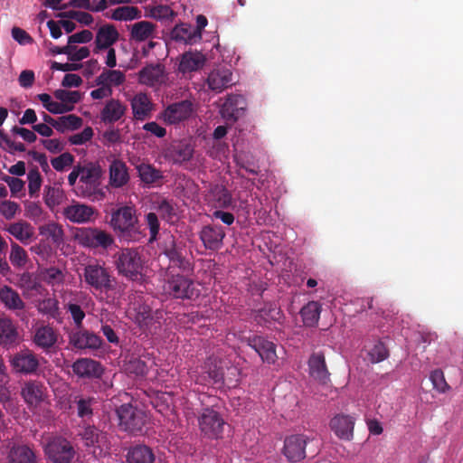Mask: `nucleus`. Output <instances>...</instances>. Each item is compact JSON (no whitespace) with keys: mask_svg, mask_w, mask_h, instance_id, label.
I'll return each instance as SVG.
<instances>
[{"mask_svg":"<svg viewBox=\"0 0 463 463\" xmlns=\"http://www.w3.org/2000/svg\"><path fill=\"white\" fill-rule=\"evenodd\" d=\"M118 273L129 280L138 281L143 278L144 259L138 248H124L114 256Z\"/></svg>","mask_w":463,"mask_h":463,"instance_id":"7ed1b4c3","label":"nucleus"},{"mask_svg":"<svg viewBox=\"0 0 463 463\" xmlns=\"http://www.w3.org/2000/svg\"><path fill=\"white\" fill-rule=\"evenodd\" d=\"M45 454L53 463H71L75 450L71 442L62 438H53L44 448Z\"/></svg>","mask_w":463,"mask_h":463,"instance_id":"f8f14e48","label":"nucleus"},{"mask_svg":"<svg viewBox=\"0 0 463 463\" xmlns=\"http://www.w3.org/2000/svg\"><path fill=\"white\" fill-rule=\"evenodd\" d=\"M19 338L17 326L7 317H0V345L5 348L14 346Z\"/></svg>","mask_w":463,"mask_h":463,"instance_id":"473e14b6","label":"nucleus"},{"mask_svg":"<svg viewBox=\"0 0 463 463\" xmlns=\"http://www.w3.org/2000/svg\"><path fill=\"white\" fill-rule=\"evenodd\" d=\"M44 281L52 286L61 285L64 282L65 276L61 269L56 267L47 268L43 271Z\"/></svg>","mask_w":463,"mask_h":463,"instance_id":"4d7b16f0","label":"nucleus"},{"mask_svg":"<svg viewBox=\"0 0 463 463\" xmlns=\"http://www.w3.org/2000/svg\"><path fill=\"white\" fill-rule=\"evenodd\" d=\"M208 88L220 93L232 85V73L227 68H217L213 70L206 80Z\"/></svg>","mask_w":463,"mask_h":463,"instance_id":"393cba45","label":"nucleus"},{"mask_svg":"<svg viewBox=\"0 0 463 463\" xmlns=\"http://www.w3.org/2000/svg\"><path fill=\"white\" fill-rule=\"evenodd\" d=\"M389 355L384 344L378 341L368 352L369 360L373 364L380 363L385 360Z\"/></svg>","mask_w":463,"mask_h":463,"instance_id":"680f3d73","label":"nucleus"},{"mask_svg":"<svg viewBox=\"0 0 463 463\" xmlns=\"http://www.w3.org/2000/svg\"><path fill=\"white\" fill-rule=\"evenodd\" d=\"M246 342L260 355L263 363L274 364L278 359L276 345L263 335H252L246 338Z\"/></svg>","mask_w":463,"mask_h":463,"instance_id":"dca6fc26","label":"nucleus"},{"mask_svg":"<svg viewBox=\"0 0 463 463\" xmlns=\"http://www.w3.org/2000/svg\"><path fill=\"white\" fill-rule=\"evenodd\" d=\"M138 176L146 184H153L164 178L163 173L150 164H140L137 167Z\"/></svg>","mask_w":463,"mask_h":463,"instance_id":"a18cd8bd","label":"nucleus"},{"mask_svg":"<svg viewBox=\"0 0 463 463\" xmlns=\"http://www.w3.org/2000/svg\"><path fill=\"white\" fill-rule=\"evenodd\" d=\"M69 343L76 349L96 350L101 346L102 339L82 326L75 328L69 335Z\"/></svg>","mask_w":463,"mask_h":463,"instance_id":"f3484780","label":"nucleus"},{"mask_svg":"<svg viewBox=\"0 0 463 463\" xmlns=\"http://www.w3.org/2000/svg\"><path fill=\"white\" fill-rule=\"evenodd\" d=\"M10 364L15 372L23 374L35 373L40 365L37 355L29 349L14 354L10 359Z\"/></svg>","mask_w":463,"mask_h":463,"instance_id":"2eb2a0df","label":"nucleus"},{"mask_svg":"<svg viewBox=\"0 0 463 463\" xmlns=\"http://www.w3.org/2000/svg\"><path fill=\"white\" fill-rule=\"evenodd\" d=\"M0 302L11 311L23 310L25 307V303L19 293L6 285L0 288Z\"/></svg>","mask_w":463,"mask_h":463,"instance_id":"e433bc0d","label":"nucleus"},{"mask_svg":"<svg viewBox=\"0 0 463 463\" xmlns=\"http://www.w3.org/2000/svg\"><path fill=\"white\" fill-rule=\"evenodd\" d=\"M10 261L14 267L22 268L28 260L27 252L16 242H12L9 255Z\"/></svg>","mask_w":463,"mask_h":463,"instance_id":"864d4df0","label":"nucleus"},{"mask_svg":"<svg viewBox=\"0 0 463 463\" xmlns=\"http://www.w3.org/2000/svg\"><path fill=\"white\" fill-rule=\"evenodd\" d=\"M205 200L208 204L216 209H226L232 204V195L222 184L211 185L205 195Z\"/></svg>","mask_w":463,"mask_h":463,"instance_id":"b1692460","label":"nucleus"},{"mask_svg":"<svg viewBox=\"0 0 463 463\" xmlns=\"http://www.w3.org/2000/svg\"><path fill=\"white\" fill-rule=\"evenodd\" d=\"M170 38L176 42L184 44H194L199 41L195 36L194 27L189 24H176L170 32Z\"/></svg>","mask_w":463,"mask_h":463,"instance_id":"4c0bfd02","label":"nucleus"},{"mask_svg":"<svg viewBox=\"0 0 463 463\" xmlns=\"http://www.w3.org/2000/svg\"><path fill=\"white\" fill-rule=\"evenodd\" d=\"M194 153V145L186 139L174 140L163 150L165 159L174 165H182L190 161Z\"/></svg>","mask_w":463,"mask_h":463,"instance_id":"9b49d317","label":"nucleus"},{"mask_svg":"<svg viewBox=\"0 0 463 463\" xmlns=\"http://www.w3.org/2000/svg\"><path fill=\"white\" fill-rule=\"evenodd\" d=\"M309 375L318 383L326 384L330 381V373L328 372L324 353H313L307 362Z\"/></svg>","mask_w":463,"mask_h":463,"instance_id":"aec40b11","label":"nucleus"},{"mask_svg":"<svg viewBox=\"0 0 463 463\" xmlns=\"http://www.w3.org/2000/svg\"><path fill=\"white\" fill-rule=\"evenodd\" d=\"M355 419L351 415L337 414L330 420V428L341 439L351 440L354 438Z\"/></svg>","mask_w":463,"mask_h":463,"instance_id":"4be33fe9","label":"nucleus"},{"mask_svg":"<svg viewBox=\"0 0 463 463\" xmlns=\"http://www.w3.org/2000/svg\"><path fill=\"white\" fill-rule=\"evenodd\" d=\"M225 235L222 226L209 224L202 228L199 238L206 250L215 251L222 247Z\"/></svg>","mask_w":463,"mask_h":463,"instance_id":"6ab92c4d","label":"nucleus"},{"mask_svg":"<svg viewBox=\"0 0 463 463\" xmlns=\"http://www.w3.org/2000/svg\"><path fill=\"white\" fill-rule=\"evenodd\" d=\"M126 80L125 74L118 70H104L96 79V84H104L112 88L119 86Z\"/></svg>","mask_w":463,"mask_h":463,"instance_id":"49530a36","label":"nucleus"},{"mask_svg":"<svg viewBox=\"0 0 463 463\" xmlns=\"http://www.w3.org/2000/svg\"><path fill=\"white\" fill-rule=\"evenodd\" d=\"M245 99L241 95H229L221 108V115L225 120L236 121L243 113Z\"/></svg>","mask_w":463,"mask_h":463,"instance_id":"a878e982","label":"nucleus"},{"mask_svg":"<svg viewBox=\"0 0 463 463\" xmlns=\"http://www.w3.org/2000/svg\"><path fill=\"white\" fill-rule=\"evenodd\" d=\"M83 277L85 283L95 290L107 292L113 288L109 270L99 263L85 266Z\"/></svg>","mask_w":463,"mask_h":463,"instance_id":"1a4fd4ad","label":"nucleus"},{"mask_svg":"<svg viewBox=\"0 0 463 463\" xmlns=\"http://www.w3.org/2000/svg\"><path fill=\"white\" fill-rule=\"evenodd\" d=\"M54 97L61 100V103L73 106L80 100V93L77 90H56L54 91Z\"/></svg>","mask_w":463,"mask_h":463,"instance_id":"052dcab7","label":"nucleus"},{"mask_svg":"<svg viewBox=\"0 0 463 463\" xmlns=\"http://www.w3.org/2000/svg\"><path fill=\"white\" fill-rule=\"evenodd\" d=\"M74 160L75 158L71 153L65 152L57 157L52 158L51 164L56 171L63 172L67 167H70L73 165Z\"/></svg>","mask_w":463,"mask_h":463,"instance_id":"bf43d9fd","label":"nucleus"},{"mask_svg":"<svg viewBox=\"0 0 463 463\" xmlns=\"http://www.w3.org/2000/svg\"><path fill=\"white\" fill-rule=\"evenodd\" d=\"M109 184L113 188H121L128 184L130 175L127 164L121 159H113L109 165Z\"/></svg>","mask_w":463,"mask_h":463,"instance_id":"bb28decb","label":"nucleus"},{"mask_svg":"<svg viewBox=\"0 0 463 463\" xmlns=\"http://www.w3.org/2000/svg\"><path fill=\"white\" fill-rule=\"evenodd\" d=\"M322 306L317 301L307 302L300 310V316L306 326H316L319 321Z\"/></svg>","mask_w":463,"mask_h":463,"instance_id":"79ce46f5","label":"nucleus"},{"mask_svg":"<svg viewBox=\"0 0 463 463\" xmlns=\"http://www.w3.org/2000/svg\"><path fill=\"white\" fill-rule=\"evenodd\" d=\"M109 223L123 240L137 241L142 237L137 210L132 205H121L113 210Z\"/></svg>","mask_w":463,"mask_h":463,"instance_id":"f257e3e1","label":"nucleus"},{"mask_svg":"<svg viewBox=\"0 0 463 463\" xmlns=\"http://www.w3.org/2000/svg\"><path fill=\"white\" fill-rule=\"evenodd\" d=\"M27 179L29 195L31 197L38 196L43 178L37 167L29 170Z\"/></svg>","mask_w":463,"mask_h":463,"instance_id":"5fc2aeb1","label":"nucleus"},{"mask_svg":"<svg viewBox=\"0 0 463 463\" xmlns=\"http://www.w3.org/2000/svg\"><path fill=\"white\" fill-rule=\"evenodd\" d=\"M118 38L119 33L115 25L107 24L100 26L96 33L94 52H98L99 51L110 48L118 42Z\"/></svg>","mask_w":463,"mask_h":463,"instance_id":"c85d7f7f","label":"nucleus"},{"mask_svg":"<svg viewBox=\"0 0 463 463\" xmlns=\"http://www.w3.org/2000/svg\"><path fill=\"white\" fill-rule=\"evenodd\" d=\"M157 211L161 218L166 222H173L176 215L174 206L167 200H163L158 204Z\"/></svg>","mask_w":463,"mask_h":463,"instance_id":"338daca9","label":"nucleus"},{"mask_svg":"<svg viewBox=\"0 0 463 463\" xmlns=\"http://www.w3.org/2000/svg\"><path fill=\"white\" fill-rule=\"evenodd\" d=\"M194 104L188 99L169 104L160 112L158 118L167 125H178L192 116Z\"/></svg>","mask_w":463,"mask_h":463,"instance_id":"9d476101","label":"nucleus"},{"mask_svg":"<svg viewBox=\"0 0 463 463\" xmlns=\"http://www.w3.org/2000/svg\"><path fill=\"white\" fill-rule=\"evenodd\" d=\"M58 337V331L53 326L42 325L34 329L32 341L35 346L48 354L55 349Z\"/></svg>","mask_w":463,"mask_h":463,"instance_id":"4468645a","label":"nucleus"},{"mask_svg":"<svg viewBox=\"0 0 463 463\" xmlns=\"http://www.w3.org/2000/svg\"><path fill=\"white\" fill-rule=\"evenodd\" d=\"M165 80V66L160 63L148 64L138 72L139 82L148 87L164 84Z\"/></svg>","mask_w":463,"mask_h":463,"instance_id":"5701e85b","label":"nucleus"},{"mask_svg":"<svg viewBox=\"0 0 463 463\" xmlns=\"http://www.w3.org/2000/svg\"><path fill=\"white\" fill-rule=\"evenodd\" d=\"M21 394L28 405H38L45 401L46 387L41 382L31 380L24 384Z\"/></svg>","mask_w":463,"mask_h":463,"instance_id":"cd10ccee","label":"nucleus"},{"mask_svg":"<svg viewBox=\"0 0 463 463\" xmlns=\"http://www.w3.org/2000/svg\"><path fill=\"white\" fill-rule=\"evenodd\" d=\"M37 311L49 318L59 321L61 319V310L59 301L55 298H46L39 301Z\"/></svg>","mask_w":463,"mask_h":463,"instance_id":"c03bdc74","label":"nucleus"},{"mask_svg":"<svg viewBox=\"0 0 463 463\" xmlns=\"http://www.w3.org/2000/svg\"><path fill=\"white\" fill-rule=\"evenodd\" d=\"M205 373L208 375V383L221 388L222 386L233 387L236 385V380L225 376L224 369L221 360L209 359L205 364Z\"/></svg>","mask_w":463,"mask_h":463,"instance_id":"a211bd4d","label":"nucleus"},{"mask_svg":"<svg viewBox=\"0 0 463 463\" xmlns=\"http://www.w3.org/2000/svg\"><path fill=\"white\" fill-rule=\"evenodd\" d=\"M309 439L302 434L287 437L282 453L289 462H299L306 458V447Z\"/></svg>","mask_w":463,"mask_h":463,"instance_id":"ddd939ff","label":"nucleus"},{"mask_svg":"<svg viewBox=\"0 0 463 463\" xmlns=\"http://www.w3.org/2000/svg\"><path fill=\"white\" fill-rule=\"evenodd\" d=\"M5 230L24 244L28 243L34 234L33 226L24 221L10 223Z\"/></svg>","mask_w":463,"mask_h":463,"instance_id":"37998d69","label":"nucleus"},{"mask_svg":"<svg viewBox=\"0 0 463 463\" xmlns=\"http://www.w3.org/2000/svg\"><path fill=\"white\" fill-rule=\"evenodd\" d=\"M201 432L211 439L222 438L224 420L213 407H205L198 418Z\"/></svg>","mask_w":463,"mask_h":463,"instance_id":"423d86ee","label":"nucleus"},{"mask_svg":"<svg viewBox=\"0 0 463 463\" xmlns=\"http://www.w3.org/2000/svg\"><path fill=\"white\" fill-rule=\"evenodd\" d=\"M141 17V11L136 6L124 5L116 8L111 19L116 21H131Z\"/></svg>","mask_w":463,"mask_h":463,"instance_id":"09e8293b","label":"nucleus"},{"mask_svg":"<svg viewBox=\"0 0 463 463\" xmlns=\"http://www.w3.org/2000/svg\"><path fill=\"white\" fill-rule=\"evenodd\" d=\"M163 289L171 298L182 300H195L201 295L195 282L181 274H167Z\"/></svg>","mask_w":463,"mask_h":463,"instance_id":"20e7f679","label":"nucleus"},{"mask_svg":"<svg viewBox=\"0 0 463 463\" xmlns=\"http://www.w3.org/2000/svg\"><path fill=\"white\" fill-rule=\"evenodd\" d=\"M125 371L129 374L137 376H144L148 370V366L145 361L139 358H133L127 362L124 365Z\"/></svg>","mask_w":463,"mask_h":463,"instance_id":"6e6d98bb","label":"nucleus"},{"mask_svg":"<svg viewBox=\"0 0 463 463\" xmlns=\"http://www.w3.org/2000/svg\"><path fill=\"white\" fill-rule=\"evenodd\" d=\"M12 37L21 45L33 43V38L24 29L20 27H13Z\"/></svg>","mask_w":463,"mask_h":463,"instance_id":"774afa93","label":"nucleus"},{"mask_svg":"<svg viewBox=\"0 0 463 463\" xmlns=\"http://www.w3.org/2000/svg\"><path fill=\"white\" fill-rule=\"evenodd\" d=\"M156 25L148 21H140L131 26L130 38L136 42H145L156 36Z\"/></svg>","mask_w":463,"mask_h":463,"instance_id":"ea45409f","label":"nucleus"},{"mask_svg":"<svg viewBox=\"0 0 463 463\" xmlns=\"http://www.w3.org/2000/svg\"><path fill=\"white\" fill-rule=\"evenodd\" d=\"M65 308L67 312L71 314L76 328L81 327L83 319L86 317L85 312L83 311L81 307L76 303L69 302L65 306Z\"/></svg>","mask_w":463,"mask_h":463,"instance_id":"e2e57ef3","label":"nucleus"},{"mask_svg":"<svg viewBox=\"0 0 463 463\" xmlns=\"http://www.w3.org/2000/svg\"><path fill=\"white\" fill-rule=\"evenodd\" d=\"M281 310L275 304H267L256 311L255 322L262 326H269L271 322L279 321L282 317Z\"/></svg>","mask_w":463,"mask_h":463,"instance_id":"58836bf2","label":"nucleus"},{"mask_svg":"<svg viewBox=\"0 0 463 463\" xmlns=\"http://www.w3.org/2000/svg\"><path fill=\"white\" fill-rule=\"evenodd\" d=\"M40 234L51 239L52 242L60 244L63 241L64 232L60 224L52 222L41 226Z\"/></svg>","mask_w":463,"mask_h":463,"instance_id":"8fccbe9b","label":"nucleus"},{"mask_svg":"<svg viewBox=\"0 0 463 463\" xmlns=\"http://www.w3.org/2000/svg\"><path fill=\"white\" fill-rule=\"evenodd\" d=\"M18 287L24 291L30 292L37 290L40 284L34 278L33 273L28 271L22 273L18 279Z\"/></svg>","mask_w":463,"mask_h":463,"instance_id":"13d9d810","label":"nucleus"},{"mask_svg":"<svg viewBox=\"0 0 463 463\" xmlns=\"http://www.w3.org/2000/svg\"><path fill=\"white\" fill-rule=\"evenodd\" d=\"M206 61L205 56L200 52H185L179 63V71L183 73L201 70Z\"/></svg>","mask_w":463,"mask_h":463,"instance_id":"f704fd0d","label":"nucleus"},{"mask_svg":"<svg viewBox=\"0 0 463 463\" xmlns=\"http://www.w3.org/2000/svg\"><path fill=\"white\" fill-rule=\"evenodd\" d=\"M102 176L101 167L95 163L80 165V180L77 186L79 196L90 201H102L105 198V192L100 188Z\"/></svg>","mask_w":463,"mask_h":463,"instance_id":"f03ea898","label":"nucleus"},{"mask_svg":"<svg viewBox=\"0 0 463 463\" xmlns=\"http://www.w3.org/2000/svg\"><path fill=\"white\" fill-rule=\"evenodd\" d=\"M82 125V119L74 115L70 114L67 116L60 117L57 119V124L55 129L59 132H65L66 130H76L80 128Z\"/></svg>","mask_w":463,"mask_h":463,"instance_id":"3c124183","label":"nucleus"},{"mask_svg":"<svg viewBox=\"0 0 463 463\" xmlns=\"http://www.w3.org/2000/svg\"><path fill=\"white\" fill-rule=\"evenodd\" d=\"M184 245L177 243L173 235L167 236L162 242V253L168 259L169 267L177 268L182 271H188L191 269V263L189 260L184 255Z\"/></svg>","mask_w":463,"mask_h":463,"instance_id":"0eeeda50","label":"nucleus"},{"mask_svg":"<svg viewBox=\"0 0 463 463\" xmlns=\"http://www.w3.org/2000/svg\"><path fill=\"white\" fill-rule=\"evenodd\" d=\"M133 117L144 121L151 117L155 105L147 93L138 92L130 99Z\"/></svg>","mask_w":463,"mask_h":463,"instance_id":"412c9836","label":"nucleus"},{"mask_svg":"<svg viewBox=\"0 0 463 463\" xmlns=\"http://www.w3.org/2000/svg\"><path fill=\"white\" fill-rule=\"evenodd\" d=\"M430 380L431 381L434 389L439 392H445L449 389V386L445 380L444 373L440 369H435L432 371L430 375Z\"/></svg>","mask_w":463,"mask_h":463,"instance_id":"0e129e2a","label":"nucleus"},{"mask_svg":"<svg viewBox=\"0 0 463 463\" xmlns=\"http://www.w3.org/2000/svg\"><path fill=\"white\" fill-rule=\"evenodd\" d=\"M119 425L129 432L141 431L147 421V415L141 407H116Z\"/></svg>","mask_w":463,"mask_h":463,"instance_id":"6e6552de","label":"nucleus"},{"mask_svg":"<svg viewBox=\"0 0 463 463\" xmlns=\"http://www.w3.org/2000/svg\"><path fill=\"white\" fill-rule=\"evenodd\" d=\"M62 214L71 222L84 223L90 221L94 214V209L83 203H73L63 209Z\"/></svg>","mask_w":463,"mask_h":463,"instance_id":"c756f323","label":"nucleus"},{"mask_svg":"<svg viewBox=\"0 0 463 463\" xmlns=\"http://www.w3.org/2000/svg\"><path fill=\"white\" fill-rule=\"evenodd\" d=\"M75 374L82 378H98L102 374V368L98 361L90 358L78 359L72 364Z\"/></svg>","mask_w":463,"mask_h":463,"instance_id":"2f4dec72","label":"nucleus"},{"mask_svg":"<svg viewBox=\"0 0 463 463\" xmlns=\"http://www.w3.org/2000/svg\"><path fill=\"white\" fill-rule=\"evenodd\" d=\"M8 457L10 463H38L34 452L27 445L14 444Z\"/></svg>","mask_w":463,"mask_h":463,"instance_id":"a19ab883","label":"nucleus"},{"mask_svg":"<svg viewBox=\"0 0 463 463\" xmlns=\"http://www.w3.org/2000/svg\"><path fill=\"white\" fill-rule=\"evenodd\" d=\"M155 458L152 449L144 444L130 447L126 455L128 463H154Z\"/></svg>","mask_w":463,"mask_h":463,"instance_id":"72a5a7b5","label":"nucleus"},{"mask_svg":"<svg viewBox=\"0 0 463 463\" xmlns=\"http://www.w3.org/2000/svg\"><path fill=\"white\" fill-rule=\"evenodd\" d=\"M60 17H68L75 19L80 24L90 25L93 22V17L90 14L82 11H71L68 13H61L58 14Z\"/></svg>","mask_w":463,"mask_h":463,"instance_id":"69168bd1","label":"nucleus"},{"mask_svg":"<svg viewBox=\"0 0 463 463\" xmlns=\"http://www.w3.org/2000/svg\"><path fill=\"white\" fill-rule=\"evenodd\" d=\"M80 435L88 447L99 448L101 450L109 448L107 434L94 426L85 427Z\"/></svg>","mask_w":463,"mask_h":463,"instance_id":"c9c22d12","label":"nucleus"},{"mask_svg":"<svg viewBox=\"0 0 463 463\" xmlns=\"http://www.w3.org/2000/svg\"><path fill=\"white\" fill-rule=\"evenodd\" d=\"M146 11L148 12L147 16L156 20H172L176 15V13L173 11L170 6L165 5L149 6L146 8Z\"/></svg>","mask_w":463,"mask_h":463,"instance_id":"603ef678","label":"nucleus"},{"mask_svg":"<svg viewBox=\"0 0 463 463\" xmlns=\"http://www.w3.org/2000/svg\"><path fill=\"white\" fill-rule=\"evenodd\" d=\"M75 239L79 244L90 249L108 250L115 242L113 236L109 232L92 227L78 229L75 233Z\"/></svg>","mask_w":463,"mask_h":463,"instance_id":"39448f33","label":"nucleus"},{"mask_svg":"<svg viewBox=\"0 0 463 463\" xmlns=\"http://www.w3.org/2000/svg\"><path fill=\"white\" fill-rule=\"evenodd\" d=\"M127 109V106L119 99H110L100 111V119L105 124H114L124 117Z\"/></svg>","mask_w":463,"mask_h":463,"instance_id":"7c9ffc66","label":"nucleus"},{"mask_svg":"<svg viewBox=\"0 0 463 463\" xmlns=\"http://www.w3.org/2000/svg\"><path fill=\"white\" fill-rule=\"evenodd\" d=\"M65 197L64 192L58 186H45L43 199L45 204L53 210L56 206L61 203Z\"/></svg>","mask_w":463,"mask_h":463,"instance_id":"de8ad7c7","label":"nucleus"}]
</instances>
